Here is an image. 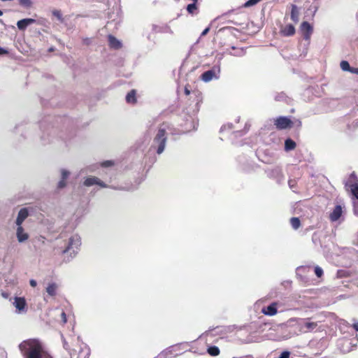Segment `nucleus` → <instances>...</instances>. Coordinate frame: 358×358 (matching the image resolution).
Instances as JSON below:
<instances>
[{
    "label": "nucleus",
    "instance_id": "1",
    "mask_svg": "<svg viewBox=\"0 0 358 358\" xmlns=\"http://www.w3.org/2000/svg\"><path fill=\"white\" fill-rule=\"evenodd\" d=\"M24 358H52L44 350L42 343L37 339H28L19 345Z\"/></svg>",
    "mask_w": 358,
    "mask_h": 358
},
{
    "label": "nucleus",
    "instance_id": "2",
    "mask_svg": "<svg viewBox=\"0 0 358 358\" xmlns=\"http://www.w3.org/2000/svg\"><path fill=\"white\" fill-rule=\"evenodd\" d=\"M169 126L168 124H162L157 129L150 147V152H155L161 155L164 152L167 143L168 129Z\"/></svg>",
    "mask_w": 358,
    "mask_h": 358
},
{
    "label": "nucleus",
    "instance_id": "3",
    "mask_svg": "<svg viewBox=\"0 0 358 358\" xmlns=\"http://www.w3.org/2000/svg\"><path fill=\"white\" fill-rule=\"evenodd\" d=\"M80 245L81 238L78 234H73L69 238L67 246L63 250V253L69 256L68 260L76 256Z\"/></svg>",
    "mask_w": 358,
    "mask_h": 358
},
{
    "label": "nucleus",
    "instance_id": "4",
    "mask_svg": "<svg viewBox=\"0 0 358 358\" xmlns=\"http://www.w3.org/2000/svg\"><path fill=\"white\" fill-rule=\"evenodd\" d=\"M220 74V65H215L211 69L203 72L201 76V79L205 82L208 83L213 80H217Z\"/></svg>",
    "mask_w": 358,
    "mask_h": 358
},
{
    "label": "nucleus",
    "instance_id": "5",
    "mask_svg": "<svg viewBox=\"0 0 358 358\" xmlns=\"http://www.w3.org/2000/svg\"><path fill=\"white\" fill-rule=\"evenodd\" d=\"M294 320L297 321L301 332L312 331L317 327L316 322H310L308 319H294Z\"/></svg>",
    "mask_w": 358,
    "mask_h": 358
},
{
    "label": "nucleus",
    "instance_id": "6",
    "mask_svg": "<svg viewBox=\"0 0 358 358\" xmlns=\"http://www.w3.org/2000/svg\"><path fill=\"white\" fill-rule=\"evenodd\" d=\"M274 124L278 129H285L292 127L291 120L287 117L280 116L274 121Z\"/></svg>",
    "mask_w": 358,
    "mask_h": 358
},
{
    "label": "nucleus",
    "instance_id": "7",
    "mask_svg": "<svg viewBox=\"0 0 358 358\" xmlns=\"http://www.w3.org/2000/svg\"><path fill=\"white\" fill-rule=\"evenodd\" d=\"M348 182L353 196L358 199V180L354 173L350 174Z\"/></svg>",
    "mask_w": 358,
    "mask_h": 358
},
{
    "label": "nucleus",
    "instance_id": "8",
    "mask_svg": "<svg viewBox=\"0 0 358 358\" xmlns=\"http://www.w3.org/2000/svg\"><path fill=\"white\" fill-rule=\"evenodd\" d=\"M301 31H302L303 38L309 40L313 31V26L308 22H303L301 24Z\"/></svg>",
    "mask_w": 358,
    "mask_h": 358
},
{
    "label": "nucleus",
    "instance_id": "9",
    "mask_svg": "<svg viewBox=\"0 0 358 358\" xmlns=\"http://www.w3.org/2000/svg\"><path fill=\"white\" fill-rule=\"evenodd\" d=\"M13 306L15 307L18 313H23L27 311L26 301L23 297H15L13 301Z\"/></svg>",
    "mask_w": 358,
    "mask_h": 358
},
{
    "label": "nucleus",
    "instance_id": "10",
    "mask_svg": "<svg viewBox=\"0 0 358 358\" xmlns=\"http://www.w3.org/2000/svg\"><path fill=\"white\" fill-rule=\"evenodd\" d=\"M278 303L277 302H273L269 306L266 307H264L262 309V313L268 316H273L277 314L278 313Z\"/></svg>",
    "mask_w": 358,
    "mask_h": 358
},
{
    "label": "nucleus",
    "instance_id": "11",
    "mask_svg": "<svg viewBox=\"0 0 358 358\" xmlns=\"http://www.w3.org/2000/svg\"><path fill=\"white\" fill-rule=\"evenodd\" d=\"M84 185L87 187H90L94 185H97L101 187H107V185L101 181L99 178L95 176L87 178L84 181Z\"/></svg>",
    "mask_w": 358,
    "mask_h": 358
},
{
    "label": "nucleus",
    "instance_id": "12",
    "mask_svg": "<svg viewBox=\"0 0 358 358\" xmlns=\"http://www.w3.org/2000/svg\"><path fill=\"white\" fill-rule=\"evenodd\" d=\"M16 236L19 243H24L28 240L29 236L25 232L22 226H17Z\"/></svg>",
    "mask_w": 358,
    "mask_h": 358
},
{
    "label": "nucleus",
    "instance_id": "13",
    "mask_svg": "<svg viewBox=\"0 0 358 358\" xmlns=\"http://www.w3.org/2000/svg\"><path fill=\"white\" fill-rule=\"evenodd\" d=\"M343 213V208L341 205H337L335 206L333 211L329 215V218L331 221L336 222L338 220V219L341 217Z\"/></svg>",
    "mask_w": 358,
    "mask_h": 358
},
{
    "label": "nucleus",
    "instance_id": "14",
    "mask_svg": "<svg viewBox=\"0 0 358 358\" xmlns=\"http://www.w3.org/2000/svg\"><path fill=\"white\" fill-rule=\"evenodd\" d=\"M35 22H36V20L34 19H32V18H24V19L19 20L17 22V28L20 30L23 31V30L26 29V28L28 26L34 24Z\"/></svg>",
    "mask_w": 358,
    "mask_h": 358
},
{
    "label": "nucleus",
    "instance_id": "15",
    "mask_svg": "<svg viewBox=\"0 0 358 358\" xmlns=\"http://www.w3.org/2000/svg\"><path fill=\"white\" fill-rule=\"evenodd\" d=\"M29 213L27 208H22L17 215L15 224L17 226H22V224L25 220V219L28 217Z\"/></svg>",
    "mask_w": 358,
    "mask_h": 358
},
{
    "label": "nucleus",
    "instance_id": "16",
    "mask_svg": "<svg viewBox=\"0 0 358 358\" xmlns=\"http://www.w3.org/2000/svg\"><path fill=\"white\" fill-rule=\"evenodd\" d=\"M226 52L235 57H242L245 54V51L243 48H236L234 46H231L230 50L227 49Z\"/></svg>",
    "mask_w": 358,
    "mask_h": 358
},
{
    "label": "nucleus",
    "instance_id": "17",
    "mask_svg": "<svg viewBox=\"0 0 358 358\" xmlns=\"http://www.w3.org/2000/svg\"><path fill=\"white\" fill-rule=\"evenodd\" d=\"M61 174H62V179L58 182V185H57L58 189H62L66 186V180L69 178V176L70 175V172L66 169H62Z\"/></svg>",
    "mask_w": 358,
    "mask_h": 358
},
{
    "label": "nucleus",
    "instance_id": "18",
    "mask_svg": "<svg viewBox=\"0 0 358 358\" xmlns=\"http://www.w3.org/2000/svg\"><path fill=\"white\" fill-rule=\"evenodd\" d=\"M291 7L292 10L290 17L294 22L297 23L299 20V9L294 4H292Z\"/></svg>",
    "mask_w": 358,
    "mask_h": 358
},
{
    "label": "nucleus",
    "instance_id": "19",
    "mask_svg": "<svg viewBox=\"0 0 358 358\" xmlns=\"http://www.w3.org/2000/svg\"><path fill=\"white\" fill-rule=\"evenodd\" d=\"M108 43L112 48L119 49L121 48V42L112 35L108 36Z\"/></svg>",
    "mask_w": 358,
    "mask_h": 358
},
{
    "label": "nucleus",
    "instance_id": "20",
    "mask_svg": "<svg viewBox=\"0 0 358 358\" xmlns=\"http://www.w3.org/2000/svg\"><path fill=\"white\" fill-rule=\"evenodd\" d=\"M281 32L283 36H290L294 34L295 28L292 24H287L282 29Z\"/></svg>",
    "mask_w": 358,
    "mask_h": 358
},
{
    "label": "nucleus",
    "instance_id": "21",
    "mask_svg": "<svg viewBox=\"0 0 358 358\" xmlns=\"http://www.w3.org/2000/svg\"><path fill=\"white\" fill-rule=\"evenodd\" d=\"M57 285L55 282H52L48 285V287H46V292L48 294V295L54 296L57 294Z\"/></svg>",
    "mask_w": 358,
    "mask_h": 358
},
{
    "label": "nucleus",
    "instance_id": "22",
    "mask_svg": "<svg viewBox=\"0 0 358 358\" xmlns=\"http://www.w3.org/2000/svg\"><path fill=\"white\" fill-rule=\"evenodd\" d=\"M296 148V143L291 138H287L285 142V150L286 151H290Z\"/></svg>",
    "mask_w": 358,
    "mask_h": 358
},
{
    "label": "nucleus",
    "instance_id": "23",
    "mask_svg": "<svg viewBox=\"0 0 358 358\" xmlns=\"http://www.w3.org/2000/svg\"><path fill=\"white\" fill-rule=\"evenodd\" d=\"M126 101L129 103H134L136 101L135 90H133L127 94Z\"/></svg>",
    "mask_w": 358,
    "mask_h": 358
},
{
    "label": "nucleus",
    "instance_id": "24",
    "mask_svg": "<svg viewBox=\"0 0 358 358\" xmlns=\"http://www.w3.org/2000/svg\"><path fill=\"white\" fill-rule=\"evenodd\" d=\"M340 67L343 71H348L351 73L352 67L350 66V64L348 61L343 60L340 63Z\"/></svg>",
    "mask_w": 358,
    "mask_h": 358
},
{
    "label": "nucleus",
    "instance_id": "25",
    "mask_svg": "<svg viewBox=\"0 0 358 358\" xmlns=\"http://www.w3.org/2000/svg\"><path fill=\"white\" fill-rule=\"evenodd\" d=\"M208 352L211 356H217L220 354V349L217 346H210L208 348Z\"/></svg>",
    "mask_w": 358,
    "mask_h": 358
},
{
    "label": "nucleus",
    "instance_id": "26",
    "mask_svg": "<svg viewBox=\"0 0 358 358\" xmlns=\"http://www.w3.org/2000/svg\"><path fill=\"white\" fill-rule=\"evenodd\" d=\"M290 224L294 229H297L300 227L301 222L298 217H292Z\"/></svg>",
    "mask_w": 358,
    "mask_h": 358
},
{
    "label": "nucleus",
    "instance_id": "27",
    "mask_svg": "<svg viewBox=\"0 0 358 358\" xmlns=\"http://www.w3.org/2000/svg\"><path fill=\"white\" fill-rule=\"evenodd\" d=\"M196 9L197 8L195 3H189L187 6V10L190 14H194Z\"/></svg>",
    "mask_w": 358,
    "mask_h": 358
},
{
    "label": "nucleus",
    "instance_id": "28",
    "mask_svg": "<svg viewBox=\"0 0 358 358\" xmlns=\"http://www.w3.org/2000/svg\"><path fill=\"white\" fill-rule=\"evenodd\" d=\"M20 4L25 8L31 7L32 2L31 0H19Z\"/></svg>",
    "mask_w": 358,
    "mask_h": 358
},
{
    "label": "nucleus",
    "instance_id": "29",
    "mask_svg": "<svg viewBox=\"0 0 358 358\" xmlns=\"http://www.w3.org/2000/svg\"><path fill=\"white\" fill-rule=\"evenodd\" d=\"M194 95L196 99V105L202 101V94L199 91L193 92Z\"/></svg>",
    "mask_w": 358,
    "mask_h": 358
},
{
    "label": "nucleus",
    "instance_id": "30",
    "mask_svg": "<svg viewBox=\"0 0 358 358\" xmlns=\"http://www.w3.org/2000/svg\"><path fill=\"white\" fill-rule=\"evenodd\" d=\"M315 275L320 278L323 274V270L320 266H317L315 267Z\"/></svg>",
    "mask_w": 358,
    "mask_h": 358
},
{
    "label": "nucleus",
    "instance_id": "31",
    "mask_svg": "<svg viewBox=\"0 0 358 358\" xmlns=\"http://www.w3.org/2000/svg\"><path fill=\"white\" fill-rule=\"evenodd\" d=\"M114 164V162L111 160H107L102 162L101 166L103 167H109Z\"/></svg>",
    "mask_w": 358,
    "mask_h": 358
},
{
    "label": "nucleus",
    "instance_id": "32",
    "mask_svg": "<svg viewBox=\"0 0 358 358\" xmlns=\"http://www.w3.org/2000/svg\"><path fill=\"white\" fill-rule=\"evenodd\" d=\"M353 206H354V213H355V215L358 216V199H357V201L353 202Z\"/></svg>",
    "mask_w": 358,
    "mask_h": 358
},
{
    "label": "nucleus",
    "instance_id": "33",
    "mask_svg": "<svg viewBox=\"0 0 358 358\" xmlns=\"http://www.w3.org/2000/svg\"><path fill=\"white\" fill-rule=\"evenodd\" d=\"M290 355L289 352L288 351H284L282 352L280 355L279 356V358H289Z\"/></svg>",
    "mask_w": 358,
    "mask_h": 358
},
{
    "label": "nucleus",
    "instance_id": "34",
    "mask_svg": "<svg viewBox=\"0 0 358 358\" xmlns=\"http://www.w3.org/2000/svg\"><path fill=\"white\" fill-rule=\"evenodd\" d=\"M176 347L175 346H173V347H171L168 349H166V350L165 351V354L166 355H172L173 354V350L176 348Z\"/></svg>",
    "mask_w": 358,
    "mask_h": 358
},
{
    "label": "nucleus",
    "instance_id": "35",
    "mask_svg": "<svg viewBox=\"0 0 358 358\" xmlns=\"http://www.w3.org/2000/svg\"><path fill=\"white\" fill-rule=\"evenodd\" d=\"M53 14H54V15H55V16H56V17H57L59 20H61V21H62V14H61V13H60L59 11H57V10L54 11V12H53Z\"/></svg>",
    "mask_w": 358,
    "mask_h": 358
},
{
    "label": "nucleus",
    "instance_id": "36",
    "mask_svg": "<svg viewBox=\"0 0 358 358\" xmlns=\"http://www.w3.org/2000/svg\"><path fill=\"white\" fill-rule=\"evenodd\" d=\"M61 318H62V322L64 324H65L66 322V313L64 311H62L61 313Z\"/></svg>",
    "mask_w": 358,
    "mask_h": 358
},
{
    "label": "nucleus",
    "instance_id": "37",
    "mask_svg": "<svg viewBox=\"0 0 358 358\" xmlns=\"http://www.w3.org/2000/svg\"><path fill=\"white\" fill-rule=\"evenodd\" d=\"M8 51L6 49L0 47V55H6V54H8Z\"/></svg>",
    "mask_w": 358,
    "mask_h": 358
},
{
    "label": "nucleus",
    "instance_id": "38",
    "mask_svg": "<svg viewBox=\"0 0 358 358\" xmlns=\"http://www.w3.org/2000/svg\"><path fill=\"white\" fill-rule=\"evenodd\" d=\"M29 284L33 287H35L37 285L36 281L34 279L30 280Z\"/></svg>",
    "mask_w": 358,
    "mask_h": 358
},
{
    "label": "nucleus",
    "instance_id": "39",
    "mask_svg": "<svg viewBox=\"0 0 358 358\" xmlns=\"http://www.w3.org/2000/svg\"><path fill=\"white\" fill-rule=\"evenodd\" d=\"M209 30H210V28H209V27L206 28V29L202 31V33H201V36H204L205 35H206V34L208 33Z\"/></svg>",
    "mask_w": 358,
    "mask_h": 358
},
{
    "label": "nucleus",
    "instance_id": "40",
    "mask_svg": "<svg viewBox=\"0 0 358 358\" xmlns=\"http://www.w3.org/2000/svg\"><path fill=\"white\" fill-rule=\"evenodd\" d=\"M351 73L357 74L358 75V68H353L351 71Z\"/></svg>",
    "mask_w": 358,
    "mask_h": 358
},
{
    "label": "nucleus",
    "instance_id": "41",
    "mask_svg": "<svg viewBox=\"0 0 358 358\" xmlns=\"http://www.w3.org/2000/svg\"><path fill=\"white\" fill-rule=\"evenodd\" d=\"M185 93L186 95L190 94V90L188 89L187 86L185 87Z\"/></svg>",
    "mask_w": 358,
    "mask_h": 358
},
{
    "label": "nucleus",
    "instance_id": "42",
    "mask_svg": "<svg viewBox=\"0 0 358 358\" xmlns=\"http://www.w3.org/2000/svg\"><path fill=\"white\" fill-rule=\"evenodd\" d=\"M353 327H354V329H355L357 331H358V322H355V323L353 324Z\"/></svg>",
    "mask_w": 358,
    "mask_h": 358
},
{
    "label": "nucleus",
    "instance_id": "43",
    "mask_svg": "<svg viewBox=\"0 0 358 358\" xmlns=\"http://www.w3.org/2000/svg\"><path fill=\"white\" fill-rule=\"evenodd\" d=\"M113 189H121V190H131V188H122V187H120V188H116V187H113Z\"/></svg>",
    "mask_w": 358,
    "mask_h": 358
},
{
    "label": "nucleus",
    "instance_id": "44",
    "mask_svg": "<svg viewBox=\"0 0 358 358\" xmlns=\"http://www.w3.org/2000/svg\"><path fill=\"white\" fill-rule=\"evenodd\" d=\"M222 57H223V55H220V56H219V57H218V61H219V64H220V61L222 60Z\"/></svg>",
    "mask_w": 358,
    "mask_h": 358
},
{
    "label": "nucleus",
    "instance_id": "45",
    "mask_svg": "<svg viewBox=\"0 0 358 358\" xmlns=\"http://www.w3.org/2000/svg\"><path fill=\"white\" fill-rule=\"evenodd\" d=\"M3 15V12L0 10V16Z\"/></svg>",
    "mask_w": 358,
    "mask_h": 358
},
{
    "label": "nucleus",
    "instance_id": "46",
    "mask_svg": "<svg viewBox=\"0 0 358 358\" xmlns=\"http://www.w3.org/2000/svg\"><path fill=\"white\" fill-rule=\"evenodd\" d=\"M193 1V3H196L197 0H192Z\"/></svg>",
    "mask_w": 358,
    "mask_h": 358
},
{
    "label": "nucleus",
    "instance_id": "47",
    "mask_svg": "<svg viewBox=\"0 0 358 358\" xmlns=\"http://www.w3.org/2000/svg\"><path fill=\"white\" fill-rule=\"evenodd\" d=\"M279 358V357H278Z\"/></svg>",
    "mask_w": 358,
    "mask_h": 358
},
{
    "label": "nucleus",
    "instance_id": "48",
    "mask_svg": "<svg viewBox=\"0 0 358 358\" xmlns=\"http://www.w3.org/2000/svg\"><path fill=\"white\" fill-rule=\"evenodd\" d=\"M279 358V357H278Z\"/></svg>",
    "mask_w": 358,
    "mask_h": 358
}]
</instances>
